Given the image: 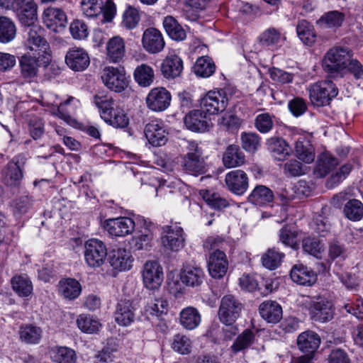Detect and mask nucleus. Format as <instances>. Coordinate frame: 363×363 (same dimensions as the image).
Returning <instances> with one entry per match:
<instances>
[{
	"instance_id": "obj_50",
	"label": "nucleus",
	"mask_w": 363,
	"mask_h": 363,
	"mask_svg": "<svg viewBox=\"0 0 363 363\" xmlns=\"http://www.w3.org/2000/svg\"><path fill=\"white\" fill-rule=\"evenodd\" d=\"M255 340V334L250 329H245L240 334L231 346L233 352L237 353L243 350L247 349L252 345Z\"/></svg>"
},
{
	"instance_id": "obj_17",
	"label": "nucleus",
	"mask_w": 363,
	"mask_h": 363,
	"mask_svg": "<svg viewBox=\"0 0 363 363\" xmlns=\"http://www.w3.org/2000/svg\"><path fill=\"white\" fill-rule=\"evenodd\" d=\"M225 182L228 189L236 195H242L248 189L249 178L241 169H235L227 173Z\"/></svg>"
},
{
	"instance_id": "obj_37",
	"label": "nucleus",
	"mask_w": 363,
	"mask_h": 363,
	"mask_svg": "<svg viewBox=\"0 0 363 363\" xmlns=\"http://www.w3.org/2000/svg\"><path fill=\"white\" fill-rule=\"evenodd\" d=\"M337 164V158L328 152H323L318 157L314 172L317 177H325Z\"/></svg>"
},
{
	"instance_id": "obj_1",
	"label": "nucleus",
	"mask_w": 363,
	"mask_h": 363,
	"mask_svg": "<svg viewBox=\"0 0 363 363\" xmlns=\"http://www.w3.org/2000/svg\"><path fill=\"white\" fill-rule=\"evenodd\" d=\"M352 57V52L347 48H333L324 56L323 69L333 77H343L351 73L356 79H360L363 76V66Z\"/></svg>"
},
{
	"instance_id": "obj_21",
	"label": "nucleus",
	"mask_w": 363,
	"mask_h": 363,
	"mask_svg": "<svg viewBox=\"0 0 363 363\" xmlns=\"http://www.w3.org/2000/svg\"><path fill=\"white\" fill-rule=\"evenodd\" d=\"M142 44L147 52L152 54L161 52L165 45L161 32L155 28H149L144 31Z\"/></svg>"
},
{
	"instance_id": "obj_48",
	"label": "nucleus",
	"mask_w": 363,
	"mask_h": 363,
	"mask_svg": "<svg viewBox=\"0 0 363 363\" xmlns=\"http://www.w3.org/2000/svg\"><path fill=\"white\" fill-rule=\"evenodd\" d=\"M52 359L55 363H76L77 354L67 347H57L52 350Z\"/></svg>"
},
{
	"instance_id": "obj_42",
	"label": "nucleus",
	"mask_w": 363,
	"mask_h": 363,
	"mask_svg": "<svg viewBox=\"0 0 363 363\" xmlns=\"http://www.w3.org/2000/svg\"><path fill=\"white\" fill-rule=\"evenodd\" d=\"M81 291L80 284L74 279H65L59 282V292L65 298L75 299Z\"/></svg>"
},
{
	"instance_id": "obj_13",
	"label": "nucleus",
	"mask_w": 363,
	"mask_h": 363,
	"mask_svg": "<svg viewBox=\"0 0 363 363\" xmlns=\"http://www.w3.org/2000/svg\"><path fill=\"white\" fill-rule=\"evenodd\" d=\"M143 279L146 288L159 289L164 279L162 267L157 262H147L144 265Z\"/></svg>"
},
{
	"instance_id": "obj_14",
	"label": "nucleus",
	"mask_w": 363,
	"mask_h": 363,
	"mask_svg": "<svg viewBox=\"0 0 363 363\" xmlns=\"http://www.w3.org/2000/svg\"><path fill=\"white\" fill-rule=\"evenodd\" d=\"M104 228L111 236L124 237L133 233L135 222L128 217L110 218L105 220Z\"/></svg>"
},
{
	"instance_id": "obj_6",
	"label": "nucleus",
	"mask_w": 363,
	"mask_h": 363,
	"mask_svg": "<svg viewBox=\"0 0 363 363\" xmlns=\"http://www.w3.org/2000/svg\"><path fill=\"white\" fill-rule=\"evenodd\" d=\"M243 306L233 295H225L221 300L218 309V318L223 324L235 323L240 316Z\"/></svg>"
},
{
	"instance_id": "obj_53",
	"label": "nucleus",
	"mask_w": 363,
	"mask_h": 363,
	"mask_svg": "<svg viewBox=\"0 0 363 363\" xmlns=\"http://www.w3.org/2000/svg\"><path fill=\"white\" fill-rule=\"evenodd\" d=\"M344 21V15L337 11H330L317 21V24L323 28L340 27Z\"/></svg>"
},
{
	"instance_id": "obj_56",
	"label": "nucleus",
	"mask_w": 363,
	"mask_h": 363,
	"mask_svg": "<svg viewBox=\"0 0 363 363\" xmlns=\"http://www.w3.org/2000/svg\"><path fill=\"white\" fill-rule=\"evenodd\" d=\"M297 34L301 40L306 45H311L315 40V35L312 26L305 20L298 22L296 28Z\"/></svg>"
},
{
	"instance_id": "obj_24",
	"label": "nucleus",
	"mask_w": 363,
	"mask_h": 363,
	"mask_svg": "<svg viewBox=\"0 0 363 363\" xmlns=\"http://www.w3.org/2000/svg\"><path fill=\"white\" fill-rule=\"evenodd\" d=\"M43 21L48 28L57 31V28L65 27L67 18L62 9L49 6L43 11Z\"/></svg>"
},
{
	"instance_id": "obj_47",
	"label": "nucleus",
	"mask_w": 363,
	"mask_h": 363,
	"mask_svg": "<svg viewBox=\"0 0 363 363\" xmlns=\"http://www.w3.org/2000/svg\"><path fill=\"white\" fill-rule=\"evenodd\" d=\"M16 28L14 23L7 17H0V43H7L16 36Z\"/></svg>"
},
{
	"instance_id": "obj_54",
	"label": "nucleus",
	"mask_w": 363,
	"mask_h": 363,
	"mask_svg": "<svg viewBox=\"0 0 363 363\" xmlns=\"http://www.w3.org/2000/svg\"><path fill=\"white\" fill-rule=\"evenodd\" d=\"M153 239L152 233L147 228L140 231L132 238V247L134 250H147Z\"/></svg>"
},
{
	"instance_id": "obj_20",
	"label": "nucleus",
	"mask_w": 363,
	"mask_h": 363,
	"mask_svg": "<svg viewBox=\"0 0 363 363\" xmlns=\"http://www.w3.org/2000/svg\"><path fill=\"white\" fill-rule=\"evenodd\" d=\"M186 127L194 132H205L208 130L211 120L201 109L194 110L186 114L184 119Z\"/></svg>"
},
{
	"instance_id": "obj_28",
	"label": "nucleus",
	"mask_w": 363,
	"mask_h": 363,
	"mask_svg": "<svg viewBox=\"0 0 363 363\" xmlns=\"http://www.w3.org/2000/svg\"><path fill=\"white\" fill-rule=\"evenodd\" d=\"M134 307L128 300H121L116 306L114 313L116 322L121 326H128L135 320Z\"/></svg>"
},
{
	"instance_id": "obj_62",
	"label": "nucleus",
	"mask_w": 363,
	"mask_h": 363,
	"mask_svg": "<svg viewBox=\"0 0 363 363\" xmlns=\"http://www.w3.org/2000/svg\"><path fill=\"white\" fill-rule=\"evenodd\" d=\"M281 35L274 28H269L262 32L259 37V42L262 46H270L279 43Z\"/></svg>"
},
{
	"instance_id": "obj_45",
	"label": "nucleus",
	"mask_w": 363,
	"mask_h": 363,
	"mask_svg": "<svg viewBox=\"0 0 363 363\" xmlns=\"http://www.w3.org/2000/svg\"><path fill=\"white\" fill-rule=\"evenodd\" d=\"M284 257V253L278 251L275 248H270L262 255L261 261L265 268L274 270L281 265Z\"/></svg>"
},
{
	"instance_id": "obj_9",
	"label": "nucleus",
	"mask_w": 363,
	"mask_h": 363,
	"mask_svg": "<svg viewBox=\"0 0 363 363\" xmlns=\"http://www.w3.org/2000/svg\"><path fill=\"white\" fill-rule=\"evenodd\" d=\"M26 45L37 54L50 53L49 44L45 38V30L39 25L26 27Z\"/></svg>"
},
{
	"instance_id": "obj_27",
	"label": "nucleus",
	"mask_w": 363,
	"mask_h": 363,
	"mask_svg": "<svg viewBox=\"0 0 363 363\" xmlns=\"http://www.w3.org/2000/svg\"><path fill=\"white\" fill-rule=\"evenodd\" d=\"M261 317L269 323H277L282 318L283 311L279 303L275 301H266L259 306Z\"/></svg>"
},
{
	"instance_id": "obj_16",
	"label": "nucleus",
	"mask_w": 363,
	"mask_h": 363,
	"mask_svg": "<svg viewBox=\"0 0 363 363\" xmlns=\"http://www.w3.org/2000/svg\"><path fill=\"white\" fill-rule=\"evenodd\" d=\"M171 102L170 93L163 87L151 89L146 98L147 107L154 111H162L167 109Z\"/></svg>"
},
{
	"instance_id": "obj_32",
	"label": "nucleus",
	"mask_w": 363,
	"mask_h": 363,
	"mask_svg": "<svg viewBox=\"0 0 363 363\" xmlns=\"http://www.w3.org/2000/svg\"><path fill=\"white\" fill-rule=\"evenodd\" d=\"M93 102L95 106L99 109L101 118L104 120V113L107 112L113 118L116 113V109L121 108L113 99V98L107 94L102 93L96 94L94 96Z\"/></svg>"
},
{
	"instance_id": "obj_36",
	"label": "nucleus",
	"mask_w": 363,
	"mask_h": 363,
	"mask_svg": "<svg viewBox=\"0 0 363 363\" xmlns=\"http://www.w3.org/2000/svg\"><path fill=\"white\" fill-rule=\"evenodd\" d=\"M201 321V314L194 307H186L182 309L179 313V323L186 330H191L196 328Z\"/></svg>"
},
{
	"instance_id": "obj_5",
	"label": "nucleus",
	"mask_w": 363,
	"mask_h": 363,
	"mask_svg": "<svg viewBox=\"0 0 363 363\" xmlns=\"http://www.w3.org/2000/svg\"><path fill=\"white\" fill-rule=\"evenodd\" d=\"M308 312L312 320L319 323L330 321L335 314L333 303L323 296L313 297L308 303Z\"/></svg>"
},
{
	"instance_id": "obj_25",
	"label": "nucleus",
	"mask_w": 363,
	"mask_h": 363,
	"mask_svg": "<svg viewBox=\"0 0 363 363\" xmlns=\"http://www.w3.org/2000/svg\"><path fill=\"white\" fill-rule=\"evenodd\" d=\"M290 277L294 282L303 286H311L317 281L316 273L302 264L293 266Z\"/></svg>"
},
{
	"instance_id": "obj_12",
	"label": "nucleus",
	"mask_w": 363,
	"mask_h": 363,
	"mask_svg": "<svg viewBox=\"0 0 363 363\" xmlns=\"http://www.w3.org/2000/svg\"><path fill=\"white\" fill-rule=\"evenodd\" d=\"M25 162V157L18 155L7 164L3 175V182L6 186L16 187L20 185L23 177V169Z\"/></svg>"
},
{
	"instance_id": "obj_33",
	"label": "nucleus",
	"mask_w": 363,
	"mask_h": 363,
	"mask_svg": "<svg viewBox=\"0 0 363 363\" xmlns=\"http://www.w3.org/2000/svg\"><path fill=\"white\" fill-rule=\"evenodd\" d=\"M130 252L124 248H118L111 252L110 263L111 266L120 271L128 270L132 267Z\"/></svg>"
},
{
	"instance_id": "obj_31",
	"label": "nucleus",
	"mask_w": 363,
	"mask_h": 363,
	"mask_svg": "<svg viewBox=\"0 0 363 363\" xmlns=\"http://www.w3.org/2000/svg\"><path fill=\"white\" fill-rule=\"evenodd\" d=\"M125 53V42L119 36L111 38L106 44V54L108 60L111 62H121Z\"/></svg>"
},
{
	"instance_id": "obj_18",
	"label": "nucleus",
	"mask_w": 363,
	"mask_h": 363,
	"mask_svg": "<svg viewBox=\"0 0 363 363\" xmlns=\"http://www.w3.org/2000/svg\"><path fill=\"white\" fill-rule=\"evenodd\" d=\"M65 62L71 69L82 72L89 65L90 58L88 52L84 49L72 48L66 54Z\"/></svg>"
},
{
	"instance_id": "obj_59",
	"label": "nucleus",
	"mask_w": 363,
	"mask_h": 363,
	"mask_svg": "<svg viewBox=\"0 0 363 363\" xmlns=\"http://www.w3.org/2000/svg\"><path fill=\"white\" fill-rule=\"evenodd\" d=\"M116 113L112 118L110 113L105 112L104 113V121L115 128H125L129 123V119L126 114L124 113L123 108L116 109Z\"/></svg>"
},
{
	"instance_id": "obj_43",
	"label": "nucleus",
	"mask_w": 363,
	"mask_h": 363,
	"mask_svg": "<svg viewBox=\"0 0 363 363\" xmlns=\"http://www.w3.org/2000/svg\"><path fill=\"white\" fill-rule=\"evenodd\" d=\"M200 195L206 204L213 209L220 211L229 206L228 201L218 193L203 189L200 191Z\"/></svg>"
},
{
	"instance_id": "obj_64",
	"label": "nucleus",
	"mask_w": 363,
	"mask_h": 363,
	"mask_svg": "<svg viewBox=\"0 0 363 363\" xmlns=\"http://www.w3.org/2000/svg\"><path fill=\"white\" fill-rule=\"evenodd\" d=\"M140 16L138 10L129 6L123 14V26L127 29H133L139 23Z\"/></svg>"
},
{
	"instance_id": "obj_30",
	"label": "nucleus",
	"mask_w": 363,
	"mask_h": 363,
	"mask_svg": "<svg viewBox=\"0 0 363 363\" xmlns=\"http://www.w3.org/2000/svg\"><path fill=\"white\" fill-rule=\"evenodd\" d=\"M267 149L272 156L277 160H284L291 152V147L281 138L272 137L267 140Z\"/></svg>"
},
{
	"instance_id": "obj_35",
	"label": "nucleus",
	"mask_w": 363,
	"mask_h": 363,
	"mask_svg": "<svg viewBox=\"0 0 363 363\" xmlns=\"http://www.w3.org/2000/svg\"><path fill=\"white\" fill-rule=\"evenodd\" d=\"M274 195L273 191L264 185H257L248 196V201L256 206H265L272 203Z\"/></svg>"
},
{
	"instance_id": "obj_41",
	"label": "nucleus",
	"mask_w": 363,
	"mask_h": 363,
	"mask_svg": "<svg viewBox=\"0 0 363 363\" xmlns=\"http://www.w3.org/2000/svg\"><path fill=\"white\" fill-rule=\"evenodd\" d=\"M20 340L26 344H38L41 340L43 331L40 328L26 324L19 328Z\"/></svg>"
},
{
	"instance_id": "obj_63",
	"label": "nucleus",
	"mask_w": 363,
	"mask_h": 363,
	"mask_svg": "<svg viewBox=\"0 0 363 363\" xmlns=\"http://www.w3.org/2000/svg\"><path fill=\"white\" fill-rule=\"evenodd\" d=\"M33 199L30 196H22L16 199L13 203V213L21 216L26 213L33 206Z\"/></svg>"
},
{
	"instance_id": "obj_44",
	"label": "nucleus",
	"mask_w": 363,
	"mask_h": 363,
	"mask_svg": "<svg viewBox=\"0 0 363 363\" xmlns=\"http://www.w3.org/2000/svg\"><path fill=\"white\" fill-rule=\"evenodd\" d=\"M216 70L213 60L208 56H203L197 59L194 66V73L201 77H209Z\"/></svg>"
},
{
	"instance_id": "obj_57",
	"label": "nucleus",
	"mask_w": 363,
	"mask_h": 363,
	"mask_svg": "<svg viewBox=\"0 0 363 363\" xmlns=\"http://www.w3.org/2000/svg\"><path fill=\"white\" fill-rule=\"evenodd\" d=\"M171 345L172 348L179 354H187L191 352V341L184 334L177 333L174 335Z\"/></svg>"
},
{
	"instance_id": "obj_10",
	"label": "nucleus",
	"mask_w": 363,
	"mask_h": 363,
	"mask_svg": "<svg viewBox=\"0 0 363 363\" xmlns=\"http://www.w3.org/2000/svg\"><path fill=\"white\" fill-rule=\"evenodd\" d=\"M228 101L224 90L209 91L201 99L200 106L206 113L217 114L225 111Z\"/></svg>"
},
{
	"instance_id": "obj_61",
	"label": "nucleus",
	"mask_w": 363,
	"mask_h": 363,
	"mask_svg": "<svg viewBox=\"0 0 363 363\" xmlns=\"http://www.w3.org/2000/svg\"><path fill=\"white\" fill-rule=\"evenodd\" d=\"M260 137L255 133L241 134L242 147L247 152H254L260 146Z\"/></svg>"
},
{
	"instance_id": "obj_7",
	"label": "nucleus",
	"mask_w": 363,
	"mask_h": 363,
	"mask_svg": "<svg viewBox=\"0 0 363 363\" xmlns=\"http://www.w3.org/2000/svg\"><path fill=\"white\" fill-rule=\"evenodd\" d=\"M101 78L104 84L115 92H121L128 86V80L123 67H106L101 72Z\"/></svg>"
},
{
	"instance_id": "obj_58",
	"label": "nucleus",
	"mask_w": 363,
	"mask_h": 363,
	"mask_svg": "<svg viewBox=\"0 0 363 363\" xmlns=\"http://www.w3.org/2000/svg\"><path fill=\"white\" fill-rule=\"evenodd\" d=\"M302 248L305 252L318 257L323 251V245L318 238L308 236L302 240Z\"/></svg>"
},
{
	"instance_id": "obj_3",
	"label": "nucleus",
	"mask_w": 363,
	"mask_h": 363,
	"mask_svg": "<svg viewBox=\"0 0 363 363\" xmlns=\"http://www.w3.org/2000/svg\"><path fill=\"white\" fill-rule=\"evenodd\" d=\"M50 61V53L37 55H32L30 53L23 55L19 58L21 77L28 82L34 81L38 74L39 68L41 66H48Z\"/></svg>"
},
{
	"instance_id": "obj_55",
	"label": "nucleus",
	"mask_w": 363,
	"mask_h": 363,
	"mask_svg": "<svg viewBox=\"0 0 363 363\" xmlns=\"http://www.w3.org/2000/svg\"><path fill=\"white\" fill-rule=\"evenodd\" d=\"M345 216L353 221L359 220L363 217V204L357 199L350 200L344 207Z\"/></svg>"
},
{
	"instance_id": "obj_19",
	"label": "nucleus",
	"mask_w": 363,
	"mask_h": 363,
	"mask_svg": "<svg viewBox=\"0 0 363 363\" xmlns=\"http://www.w3.org/2000/svg\"><path fill=\"white\" fill-rule=\"evenodd\" d=\"M210 275L215 279L223 278L228 269V261L224 252L216 250L209 256L208 262Z\"/></svg>"
},
{
	"instance_id": "obj_34",
	"label": "nucleus",
	"mask_w": 363,
	"mask_h": 363,
	"mask_svg": "<svg viewBox=\"0 0 363 363\" xmlns=\"http://www.w3.org/2000/svg\"><path fill=\"white\" fill-rule=\"evenodd\" d=\"M296 156L305 163L314 161L315 150L310 141L305 137H299L295 143Z\"/></svg>"
},
{
	"instance_id": "obj_26",
	"label": "nucleus",
	"mask_w": 363,
	"mask_h": 363,
	"mask_svg": "<svg viewBox=\"0 0 363 363\" xmlns=\"http://www.w3.org/2000/svg\"><path fill=\"white\" fill-rule=\"evenodd\" d=\"M320 344V337L315 332L307 330L301 333L297 338L298 349L308 355H311L316 351Z\"/></svg>"
},
{
	"instance_id": "obj_15",
	"label": "nucleus",
	"mask_w": 363,
	"mask_h": 363,
	"mask_svg": "<svg viewBox=\"0 0 363 363\" xmlns=\"http://www.w3.org/2000/svg\"><path fill=\"white\" fill-rule=\"evenodd\" d=\"M144 133L147 140L152 146H162L167 141V133L161 120L154 119L150 121L146 124Z\"/></svg>"
},
{
	"instance_id": "obj_22",
	"label": "nucleus",
	"mask_w": 363,
	"mask_h": 363,
	"mask_svg": "<svg viewBox=\"0 0 363 363\" xmlns=\"http://www.w3.org/2000/svg\"><path fill=\"white\" fill-rule=\"evenodd\" d=\"M13 11L22 26L28 27L35 25L38 19L37 5L33 0H25Z\"/></svg>"
},
{
	"instance_id": "obj_52",
	"label": "nucleus",
	"mask_w": 363,
	"mask_h": 363,
	"mask_svg": "<svg viewBox=\"0 0 363 363\" xmlns=\"http://www.w3.org/2000/svg\"><path fill=\"white\" fill-rule=\"evenodd\" d=\"M298 232L294 227L285 225L279 230V240L286 246L290 247L293 249L298 248L296 238Z\"/></svg>"
},
{
	"instance_id": "obj_4",
	"label": "nucleus",
	"mask_w": 363,
	"mask_h": 363,
	"mask_svg": "<svg viewBox=\"0 0 363 363\" xmlns=\"http://www.w3.org/2000/svg\"><path fill=\"white\" fill-rule=\"evenodd\" d=\"M311 103L316 106L330 104L337 96L338 89L332 81H321L311 84L308 89Z\"/></svg>"
},
{
	"instance_id": "obj_11",
	"label": "nucleus",
	"mask_w": 363,
	"mask_h": 363,
	"mask_svg": "<svg viewBox=\"0 0 363 363\" xmlns=\"http://www.w3.org/2000/svg\"><path fill=\"white\" fill-rule=\"evenodd\" d=\"M184 242L182 228L176 225L162 227L161 243L166 250L178 252L184 247Z\"/></svg>"
},
{
	"instance_id": "obj_51",
	"label": "nucleus",
	"mask_w": 363,
	"mask_h": 363,
	"mask_svg": "<svg viewBox=\"0 0 363 363\" xmlns=\"http://www.w3.org/2000/svg\"><path fill=\"white\" fill-rule=\"evenodd\" d=\"M77 324L80 330L85 333H95L99 330L100 323L91 316L81 314L77 319Z\"/></svg>"
},
{
	"instance_id": "obj_23",
	"label": "nucleus",
	"mask_w": 363,
	"mask_h": 363,
	"mask_svg": "<svg viewBox=\"0 0 363 363\" xmlns=\"http://www.w3.org/2000/svg\"><path fill=\"white\" fill-rule=\"evenodd\" d=\"M203 270L197 265L186 264L182 269L180 279L182 282L189 287H199L204 281Z\"/></svg>"
},
{
	"instance_id": "obj_8",
	"label": "nucleus",
	"mask_w": 363,
	"mask_h": 363,
	"mask_svg": "<svg viewBox=\"0 0 363 363\" xmlns=\"http://www.w3.org/2000/svg\"><path fill=\"white\" fill-rule=\"evenodd\" d=\"M84 258L86 264L91 267L101 266L107 256L105 244L99 239H89L84 245Z\"/></svg>"
},
{
	"instance_id": "obj_46",
	"label": "nucleus",
	"mask_w": 363,
	"mask_h": 363,
	"mask_svg": "<svg viewBox=\"0 0 363 363\" xmlns=\"http://www.w3.org/2000/svg\"><path fill=\"white\" fill-rule=\"evenodd\" d=\"M134 79L141 86L147 87L152 84L155 79L152 68L145 64L138 66L134 71Z\"/></svg>"
},
{
	"instance_id": "obj_29",
	"label": "nucleus",
	"mask_w": 363,
	"mask_h": 363,
	"mask_svg": "<svg viewBox=\"0 0 363 363\" xmlns=\"http://www.w3.org/2000/svg\"><path fill=\"white\" fill-rule=\"evenodd\" d=\"M161 72L167 79L179 77L183 70V61L177 55H167L161 64Z\"/></svg>"
},
{
	"instance_id": "obj_60",
	"label": "nucleus",
	"mask_w": 363,
	"mask_h": 363,
	"mask_svg": "<svg viewBox=\"0 0 363 363\" xmlns=\"http://www.w3.org/2000/svg\"><path fill=\"white\" fill-rule=\"evenodd\" d=\"M274 115L269 113L258 114L255 119V126L261 133H267L274 127Z\"/></svg>"
},
{
	"instance_id": "obj_49",
	"label": "nucleus",
	"mask_w": 363,
	"mask_h": 363,
	"mask_svg": "<svg viewBox=\"0 0 363 363\" xmlns=\"http://www.w3.org/2000/svg\"><path fill=\"white\" fill-rule=\"evenodd\" d=\"M104 8L103 0H82L81 9L87 18H96L101 14Z\"/></svg>"
},
{
	"instance_id": "obj_40",
	"label": "nucleus",
	"mask_w": 363,
	"mask_h": 363,
	"mask_svg": "<svg viewBox=\"0 0 363 363\" xmlns=\"http://www.w3.org/2000/svg\"><path fill=\"white\" fill-rule=\"evenodd\" d=\"M13 290L21 297H28L32 294L33 284L26 274L15 275L11 279Z\"/></svg>"
},
{
	"instance_id": "obj_2",
	"label": "nucleus",
	"mask_w": 363,
	"mask_h": 363,
	"mask_svg": "<svg viewBox=\"0 0 363 363\" xmlns=\"http://www.w3.org/2000/svg\"><path fill=\"white\" fill-rule=\"evenodd\" d=\"M186 153L182 156L181 167L182 171L189 175L198 177L207 172V163L203 151L198 143L187 141Z\"/></svg>"
},
{
	"instance_id": "obj_39",
	"label": "nucleus",
	"mask_w": 363,
	"mask_h": 363,
	"mask_svg": "<svg viewBox=\"0 0 363 363\" xmlns=\"http://www.w3.org/2000/svg\"><path fill=\"white\" fill-rule=\"evenodd\" d=\"M162 23L165 31L172 39L182 41L186 38L185 30L174 17L167 16L164 17Z\"/></svg>"
},
{
	"instance_id": "obj_38",
	"label": "nucleus",
	"mask_w": 363,
	"mask_h": 363,
	"mask_svg": "<svg viewBox=\"0 0 363 363\" xmlns=\"http://www.w3.org/2000/svg\"><path fill=\"white\" fill-rule=\"evenodd\" d=\"M223 162L227 168L240 166L245 162V155L239 146L230 145L226 148L223 154Z\"/></svg>"
}]
</instances>
